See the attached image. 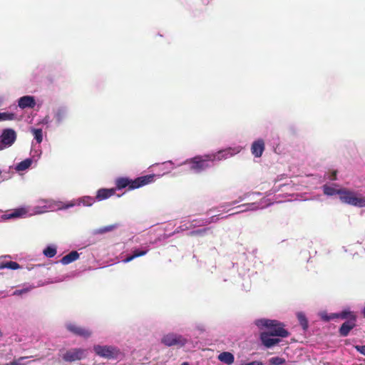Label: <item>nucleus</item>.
<instances>
[{
    "label": "nucleus",
    "mask_w": 365,
    "mask_h": 365,
    "mask_svg": "<svg viewBox=\"0 0 365 365\" xmlns=\"http://www.w3.org/2000/svg\"><path fill=\"white\" fill-rule=\"evenodd\" d=\"M14 118V114L10 113H0V121L11 120Z\"/></svg>",
    "instance_id": "38"
},
{
    "label": "nucleus",
    "mask_w": 365,
    "mask_h": 365,
    "mask_svg": "<svg viewBox=\"0 0 365 365\" xmlns=\"http://www.w3.org/2000/svg\"><path fill=\"white\" fill-rule=\"evenodd\" d=\"M50 122H51L50 118H49V116L47 115L45 118H43L41 123L44 125H46V126L48 127L50 125Z\"/></svg>",
    "instance_id": "44"
},
{
    "label": "nucleus",
    "mask_w": 365,
    "mask_h": 365,
    "mask_svg": "<svg viewBox=\"0 0 365 365\" xmlns=\"http://www.w3.org/2000/svg\"><path fill=\"white\" fill-rule=\"evenodd\" d=\"M182 165H187L191 172L198 174L211 168L212 164L210 161L209 155L205 154L188 158L185 161L178 163V166Z\"/></svg>",
    "instance_id": "3"
},
{
    "label": "nucleus",
    "mask_w": 365,
    "mask_h": 365,
    "mask_svg": "<svg viewBox=\"0 0 365 365\" xmlns=\"http://www.w3.org/2000/svg\"><path fill=\"white\" fill-rule=\"evenodd\" d=\"M27 216V209L26 207H17L15 209L8 210L3 212L0 210V222L24 218Z\"/></svg>",
    "instance_id": "12"
},
{
    "label": "nucleus",
    "mask_w": 365,
    "mask_h": 365,
    "mask_svg": "<svg viewBox=\"0 0 365 365\" xmlns=\"http://www.w3.org/2000/svg\"><path fill=\"white\" fill-rule=\"evenodd\" d=\"M242 149V146L237 145L234 147H229L225 149H222L217 152L209 153L208 155L210 156V161L213 165L215 162L224 160L235 155L236 154L240 153Z\"/></svg>",
    "instance_id": "7"
},
{
    "label": "nucleus",
    "mask_w": 365,
    "mask_h": 365,
    "mask_svg": "<svg viewBox=\"0 0 365 365\" xmlns=\"http://www.w3.org/2000/svg\"><path fill=\"white\" fill-rule=\"evenodd\" d=\"M220 219V215H213L210 217L206 218V220L202 222V224H207L210 225L211 223H215L217 222Z\"/></svg>",
    "instance_id": "40"
},
{
    "label": "nucleus",
    "mask_w": 365,
    "mask_h": 365,
    "mask_svg": "<svg viewBox=\"0 0 365 365\" xmlns=\"http://www.w3.org/2000/svg\"><path fill=\"white\" fill-rule=\"evenodd\" d=\"M1 173H2V171L0 170V175H1Z\"/></svg>",
    "instance_id": "53"
},
{
    "label": "nucleus",
    "mask_w": 365,
    "mask_h": 365,
    "mask_svg": "<svg viewBox=\"0 0 365 365\" xmlns=\"http://www.w3.org/2000/svg\"><path fill=\"white\" fill-rule=\"evenodd\" d=\"M190 228H192V227H190V225L189 226H187L186 224H184V225L179 226L178 227H177V229L175 230L174 233H179L180 232L187 230Z\"/></svg>",
    "instance_id": "41"
},
{
    "label": "nucleus",
    "mask_w": 365,
    "mask_h": 365,
    "mask_svg": "<svg viewBox=\"0 0 365 365\" xmlns=\"http://www.w3.org/2000/svg\"><path fill=\"white\" fill-rule=\"evenodd\" d=\"M279 190V188H277H277H275V187H274V188H273V189L272 190V192H270L269 195H270V194H272V193H274V192H277Z\"/></svg>",
    "instance_id": "46"
},
{
    "label": "nucleus",
    "mask_w": 365,
    "mask_h": 365,
    "mask_svg": "<svg viewBox=\"0 0 365 365\" xmlns=\"http://www.w3.org/2000/svg\"><path fill=\"white\" fill-rule=\"evenodd\" d=\"M155 165H157V166L160 165L161 170L163 171V174L158 175V177H160L165 174L170 173L174 168H178V163L175 164L172 160H168L161 164H155V165H153L152 166H155ZM155 175V177L157 176L156 175Z\"/></svg>",
    "instance_id": "19"
},
{
    "label": "nucleus",
    "mask_w": 365,
    "mask_h": 365,
    "mask_svg": "<svg viewBox=\"0 0 365 365\" xmlns=\"http://www.w3.org/2000/svg\"><path fill=\"white\" fill-rule=\"evenodd\" d=\"M273 204L272 202L267 198H262L259 202H255L252 203H246L238 206V207H242L243 209L237 213L245 212V211H255L259 209H264Z\"/></svg>",
    "instance_id": "13"
},
{
    "label": "nucleus",
    "mask_w": 365,
    "mask_h": 365,
    "mask_svg": "<svg viewBox=\"0 0 365 365\" xmlns=\"http://www.w3.org/2000/svg\"><path fill=\"white\" fill-rule=\"evenodd\" d=\"M255 324L259 329H267L269 333L276 336L286 338L289 335V331L284 329V324L277 320L259 319L255 321Z\"/></svg>",
    "instance_id": "4"
},
{
    "label": "nucleus",
    "mask_w": 365,
    "mask_h": 365,
    "mask_svg": "<svg viewBox=\"0 0 365 365\" xmlns=\"http://www.w3.org/2000/svg\"><path fill=\"white\" fill-rule=\"evenodd\" d=\"M336 173H331V176H328V178H329L330 180H334L336 179Z\"/></svg>",
    "instance_id": "45"
},
{
    "label": "nucleus",
    "mask_w": 365,
    "mask_h": 365,
    "mask_svg": "<svg viewBox=\"0 0 365 365\" xmlns=\"http://www.w3.org/2000/svg\"><path fill=\"white\" fill-rule=\"evenodd\" d=\"M354 349L359 351L360 354L365 356V345L364 346H360V345H355Z\"/></svg>",
    "instance_id": "43"
},
{
    "label": "nucleus",
    "mask_w": 365,
    "mask_h": 365,
    "mask_svg": "<svg viewBox=\"0 0 365 365\" xmlns=\"http://www.w3.org/2000/svg\"><path fill=\"white\" fill-rule=\"evenodd\" d=\"M361 314H363V316L365 317V304H364V308L362 309L361 310Z\"/></svg>",
    "instance_id": "47"
},
{
    "label": "nucleus",
    "mask_w": 365,
    "mask_h": 365,
    "mask_svg": "<svg viewBox=\"0 0 365 365\" xmlns=\"http://www.w3.org/2000/svg\"><path fill=\"white\" fill-rule=\"evenodd\" d=\"M218 359L223 363L230 365L234 362L235 358L230 352L225 351L219 354Z\"/></svg>",
    "instance_id": "28"
},
{
    "label": "nucleus",
    "mask_w": 365,
    "mask_h": 365,
    "mask_svg": "<svg viewBox=\"0 0 365 365\" xmlns=\"http://www.w3.org/2000/svg\"><path fill=\"white\" fill-rule=\"evenodd\" d=\"M120 226L119 223H115L113 225H107L105 227H100L98 229H96L93 231V234L95 235H103L106 232H110L115 229L118 228Z\"/></svg>",
    "instance_id": "27"
},
{
    "label": "nucleus",
    "mask_w": 365,
    "mask_h": 365,
    "mask_svg": "<svg viewBox=\"0 0 365 365\" xmlns=\"http://www.w3.org/2000/svg\"><path fill=\"white\" fill-rule=\"evenodd\" d=\"M57 202H58V204L57 205L56 210H66L74 206H78V204H76V199L73 200L66 204H63V202L58 201H57Z\"/></svg>",
    "instance_id": "32"
},
{
    "label": "nucleus",
    "mask_w": 365,
    "mask_h": 365,
    "mask_svg": "<svg viewBox=\"0 0 365 365\" xmlns=\"http://www.w3.org/2000/svg\"><path fill=\"white\" fill-rule=\"evenodd\" d=\"M79 253L77 251H71L66 255L63 256L61 259L60 262L63 265H66L77 260L79 258Z\"/></svg>",
    "instance_id": "22"
},
{
    "label": "nucleus",
    "mask_w": 365,
    "mask_h": 365,
    "mask_svg": "<svg viewBox=\"0 0 365 365\" xmlns=\"http://www.w3.org/2000/svg\"><path fill=\"white\" fill-rule=\"evenodd\" d=\"M93 351L96 355L108 359H116L120 353L116 346L108 345H95Z\"/></svg>",
    "instance_id": "10"
},
{
    "label": "nucleus",
    "mask_w": 365,
    "mask_h": 365,
    "mask_svg": "<svg viewBox=\"0 0 365 365\" xmlns=\"http://www.w3.org/2000/svg\"><path fill=\"white\" fill-rule=\"evenodd\" d=\"M319 315L321 318L326 322H329L331 319H336V314H328L327 312H320Z\"/></svg>",
    "instance_id": "39"
},
{
    "label": "nucleus",
    "mask_w": 365,
    "mask_h": 365,
    "mask_svg": "<svg viewBox=\"0 0 365 365\" xmlns=\"http://www.w3.org/2000/svg\"><path fill=\"white\" fill-rule=\"evenodd\" d=\"M18 106L22 109L33 108L36 106L35 98L31 96H24L21 97L19 99Z\"/></svg>",
    "instance_id": "17"
},
{
    "label": "nucleus",
    "mask_w": 365,
    "mask_h": 365,
    "mask_svg": "<svg viewBox=\"0 0 365 365\" xmlns=\"http://www.w3.org/2000/svg\"><path fill=\"white\" fill-rule=\"evenodd\" d=\"M256 195L259 196V195H261V193L260 192H247V193H245L244 195L240 196L237 200H235L233 202H228V203H227L225 205H220V207L221 208H225V207H227L228 206L235 205H236V204H237V203H239V202H242V201H243V200H245L246 199H248L250 195Z\"/></svg>",
    "instance_id": "26"
},
{
    "label": "nucleus",
    "mask_w": 365,
    "mask_h": 365,
    "mask_svg": "<svg viewBox=\"0 0 365 365\" xmlns=\"http://www.w3.org/2000/svg\"><path fill=\"white\" fill-rule=\"evenodd\" d=\"M187 341L185 336L175 332L168 333L161 339V342L167 346L182 347Z\"/></svg>",
    "instance_id": "9"
},
{
    "label": "nucleus",
    "mask_w": 365,
    "mask_h": 365,
    "mask_svg": "<svg viewBox=\"0 0 365 365\" xmlns=\"http://www.w3.org/2000/svg\"><path fill=\"white\" fill-rule=\"evenodd\" d=\"M28 357H20L17 360L11 361V364H16V365H26V363H24V361Z\"/></svg>",
    "instance_id": "42"
},
{
    "label": "nucleus",
    "mask_w": 365,
    "mask_h": 365,
    "mask_svg": "<svg viewBox=\"0 0 365 365\" xmlns=\"http://www.w3.org/2000/svg\"><path fill=\"white\" fill-rule=\"evenodd\" d=\"M355 327V321H346L342 324L339 329V333L341 336H346L349 331Z\"/></svg>",
    "instance_id": "25"
},
{
    "label": "nucleus",
    "mask_w": 365,
    "mask_h": 365,
    "mask_svg": "<svg viewBox=\"0 0 365 365\" xmlns=\"http://www.w3.org/2000/svg\"><path fill=\"white\" fill-rule=\"evenodd\" d=\"M181 365H189L187 362H183Z\"/></svg>",
    "instance_id": "49"
},
{
    "label": "nucleus",
    "mask_w": 365,
    "mask_h": 365,
    "mask_svg": "<svg viewBox=\"0 0 365 365\" xmlns=\"http://www.w3.org/2000/svg\"><path fill=\"white\" fill-rule=\"evenodd\" d=\"M210 232H211V229L210 227H205L202 229L193 230L188 233V235L203 237Z\"/></svg>",
    "instance_id": "31"
},
{
    "label": "nucleus",
    "mask_w": 365,
    "mask_h": 365,
    "mask_svg": "<svg viewBox=\"0 0 365 365\" xmlns=\"http://www.w3.org/2000/svg\"><path fill=\"white\" fill-rule=\"evenodd\" d=\"M16 133L12 128H5L0 135V151L11 147L16 140Z\"/></svg>",
    "instance_id": "11"
},
{
    "label": "nucleus",
    "mask_w": 365,
    "mask_h": 365,
    "mask_svg": "<svg viewBox=\"0 0 365 365\" xmlns=\"http://www.w3.org/2000/svg\"><path fill=\"white\" fill-rule=\"evenodd\" d=\"M349 319V321H356V317L352 312L349 309H344L340 313L336 314V319Z\"/></svg>",
    "instance_id": "30"
},
{
    "label": "nucleus",
    "mask_w": 365,
    "mask_h": 365,
    "mask_svg": "<svg viewBox=\"0 0 365 365\" xmlns=\"http://www.w3.org/2000/svg\"><path fill=\"white\" fill-rule=\"evenodd\" d=\"M57 253V247L55 245H49L43 250V254L48 258L53 257Z\"/></svg>",
    "instance_id": "29"
},
{
    "label": "nucleus",
    "mask_w": 365,
    "mask_h": 365,
    "mask_svg": "<svg viewBox=\"0 0 365 365\" xmlns=\"http://www.w3.org/2000/svg\"><path fill=\"white\" fill-rule=\"evenodd\" d=\"M6 257L10 258L11 257L9 255H6L0 257V269H9L12 270H16L20 268V265L16 262L3 260V258Z\"/></svg>",
    "instance_id": "20"
},
{
    "label": "nucleus",
    "mask_w": 365,
    "mask_h": 365,
    "mask_svg": "<svg viewBox=\"0 0 365 365\" xmlns=\"http://www.w3.org/2000/svg\"><path fill=\"white\" fill-rule=\"evenodd\" d=\"M284 185H285V184H282V185H280L279 187L284 186Z\"/></svg>",
    "instance_id": "52"
},
{
    "label": "nucleus",
    "mask_w": 365,
    "mask_h": 365,
    "mask_svg": "<svg viewBox=\"0 0 365 365\" xmlns=\"http://www.w3.org/2000/svg\"><path fill=\"white\" fill-rule=\"evenodd\" d=\"M321 189L327 197L339 195V200L344 204L359 208L365 207V196L359 190L341 187L335 182H326Z\"/></svg>",
    "instance_id": "1"
},
{
    "label": "nucleus",
    "mask_w": 365,
    "mask_h": 365,
    "mask_svg": "<svg viewBox=\"0 0 365 365\" xmlns=\"http://www.w3.org/2000/svg\"><path fill=\"white\" fill-rule=\"evenodd\" d=\"M265 149V143L262 138H258L251 145V153L255 158H260Z\"/></svg>",
    "instance_id": "16"
},
{
    "label": "nucleus",
    "mask_w": 365,
    "mask_h": 365,
    "mask_svg": "<svg viewBox=\"0 0 365 365\" xmlns=\"http://www.w3.org/2000/svg\"><path fill=\"white\" fill-rule=\"evenodd\" d=\"M31 132L34 135V139L37 143H41L43 140V132L41 128H31Z\"/></svg>",
    "instance_id": "33"
},
{
    "label": "nucleus",
    "mask_w": 365,
    "mask_h": 365,
    "mask_svg": "<svg viewBox=\"0 0 365 365\" xmlns=\"http://www.w3.org/2000/svg\"><path fill=\"white\" fill-rule=\"evenodd\" d=\"M31 289V287H24L22 289H18L14 291L12 295L14 296H22L28 293Z\"/></svg>",
    "instance_id": "37"
},
{
    "label": "nucleus",
    "mask_w": 365,
    "mask_h": 365,
    "mask_svg": "<svg viewBox=\"0 0 365 365\" xmlns=\"http://www.w3.org/2000/svg\"><path fill=\"white\" fill-rule=\"evenodd\" d=\"M206 220V218L195 219L190 222V227L195 228L197 227L205 226L207 224H202Z\"/></svg>",
    "instance_id": "35"
},
{
    "label": "nucleus",
    "mask_w": 365,
    "mask_h": 365,
    "mask_svg": "<svg viewBox=\"0 0 365 365\" xmlns=\"http://www.w3.org/2000/svg\"><path fill=\"white\" fill-rule=\"evenodd\" d=\"M6 365H16V364H11V362L6 364Z\"/></svg>",
    "instance_id": "50"
},
{
    "label": "nucleus",
    "mask_w": 365,
    "mask_h": 365,
    "mask_svg": "<svg viewBox=\"0 0 365 365\" xmlns=\"http://www.w3.org/2000/svg\"><path fill=\"white\" fill-rule=\"evenodd\" d=\"M228 216L222 217L221 218H227Z\"/></svg>",
    "instance_id": "51"
},
{
    "label": "nucleus",
    "mask_w": 365,
    "mask_h": 365,
    "mask_svg": "<svg viewBox=\"0 0 365 365\" xmlns=\"http://www.w3.org/2000/svg\"><path fill=\"white\" fill-rule=\"evenodd\" d=\"M33 163H34V160L32 158H26V159L22 160L21 162L17 163L15 165L14 169L18 173L24 172V171L28 170L31 166Z\"/></svg>",
    "instance_id": "23"
},
{
    "label": "nucleus",
    "mask_w": 365,
    "mask_h": 365,
    "mask_svg": "<svg viewBox=\"0 0 365 365\" xmlns=\"http://www.w3.org/2000/svg\"><path fill=\"white\" fill-rule=\"evenodd\" d=\"M148 250H149L147 247H144V248H143L141 250H135L133 252L132 255L126 257L125 259H123L122 260V262H124V263L130 262H131L133 259H134L136 257H142V256L145 255L148 253Z\"/></svg>",
    "instance_id": "21"
},
{
    "label": "nucleus",
    "mask_w": 365,
    "mask_h": 365,
    "mask_svg": "<svg viewBox=\"0 0 365 365\" xmlns=\"http://www.w3.org/2000/svg\"><path fill=\"white\" fill-rule=\"evenodd\" d=\"M297 317L303 329L306 330L308 327V322L305 314L302 312H299L297 313Z\"/></svg>",
    "instance_id": "34"
},
{
    "label": "nucleus",
    "mask_w": 365,
    "mask_h": 365,
    "mask_svg": "<svg viewBox=\"0 0 365 365\" xmlns=\"http://www.w3.org/2000/svg\"><path fill=\"white\" fill-rule=\"evenodd\" d=\"M115 192V189H107L101 188L99 189L96 192V201H102L106 200L113 195Z\"/></svg>",
    "instance_id": "18"
},
{
    "label": "nucleus",
    "mask_w": 365,
    "mask_h": 365,
    "mask_svg": "<svg viewBox=\"0 0 365 365\" xmlns=\"http://www.w3.org/2000/svg\"><path fill=\"white\" fill-rule=\"evenodd\" d=\"M269 363L272 365H282L285 363V359L278 356L272 357L269 359Z\"/></svg>",
    "instance_id": "36"
},
{
    "label": "nucleus",
    "mask_w": 365,
    "mask_h": 365,
    "mask_svg": "<svg viewBox=\"0 0 365 365\" xmlns=\"http://www.w3.org/2000/svg\"><path fill=\"white\" fill-rule=\"evenodd\" d=\"M3 103V98L0 97V106L2 105Z\"/></svg>",
    "instance_id": "48"
},
{
    "label": "nucleus",
    "mask_w": 365,
    "mask_h": 365,
    "mask_svg": "<svg viewBox=\"0 0 365 365\" xmlns=\"http://www.w3.org/2000/svg\"><path fill=\"white\" fill-rule=\"evenodd\" d=\"M53 118L56 125H61L67 118L68 108L66 106L61 105L53 109Z\"/></svg>",
    "instance_id": "14"
},
{
    "label": "nucleus",
    "mask_w": 365,
    "mask_h": 365,
    "mask_svg": "<svg viewBox=\"0 0 365 365\" xmlns=\"http://www.w3.org/2000/svg\"><path fill=\"white\" fill-rule=\"evenodd\" d=\"M65 329L74 336L88 339L92 336V331L86 327L79 325L75 322L67 321L64 324Z\"/></svg>",
    "instance_id": "8"
},
{
    "label": "nucleus",
    "mask_w": 365,
    "mask_h": 365,
    "mask_svg": "<svg viewBox=\"0 0 365 365\" xmlns=\"http://www.w3.org/2000/svg\"><path fill=\"white\" fill-rule=\"evenodd\" d=\"M58 202L51 199H39L36 202V205L33 207L32 212H29V208L27 209V216H31L34 215H40L45 213L48 211H52L56 210L57 205Z\"/></svg>",
    "instance_id": "6"
},
{
    "label": "nucleus",
    "mask_w": 365,
    "mask_h": 365,
    "mask_svg": "<svg viewBox=\"0 0 365 365\" xmlns=\"http://www.w3.org/2000/svg\"><path fill=\"white\" fill-rule=\"evenodd\" d=\"M58 355L63 361L71 363L84 359L86 351L83 348L61 349Z\"/></svg>",
    "instance_id": "5"
},
{
    "label": "nucleus",
    "mask_w": 365,
    "mask_h": 365,
    "mask_svg": "<svg viewBox=\"0 0 365 365\" xmlns=\"http://www.w3.org/2000/svg\"><path fill=\"white\" fill-rule=\"evenodd\" d=\"M96 201V198L91 196H83L76 199L78 206L91 207Z\"/></svg>",
    "instance_id": "24"
},
{
    "label": "nucleus",
    "mask_w": 365,
    "mask_h": 365,
    "mask_svg": "<svg viewBox=\"0 0 365 365\" xmlns=\"http://www.w3.org/2000/svg\"><path fill=\"white\" fill-rule=\"evenodd\" d=\"M260 340L262 344L266 348H272L280 342V339L277 338L276 336L272 334L269 331H264L260 334Z\"/></svg>",
    "instance_id": "15"
},
{
    "label": "nucleus",
    "mask_w": 365,
    "mask_h": 365,
    "mask_svg": "<svg viewBox=\"0 0 365 365\" xmlns=\"http://www.w3.org/2000/svg\"><path fill=\"white\" fill-rule=\"evenodd\" d=\"M155 178V175L154 174L138 177L135 180L128 178H118L115 180V183L117 190H122L126 187H128L129 190H134L153 182Z\"/></svg>",
    "instance_id": "2"
}]
</instances>
